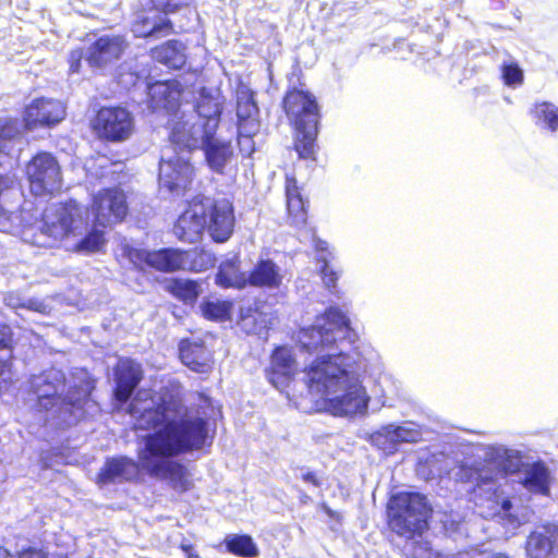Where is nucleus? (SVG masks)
<instances>
[{"mask_svg":"<svg viewBox=\"0 0 558 558\" xmlns=\"http://www.w3.org/2000/svg\"><path fill=\"white\" fill-rule=\"evenodd\" d=\"M143 393L128 404L126 413L133 418V430L148 432L142 437L137 460L117 456L105 461L97 474L99 484L140 483L143 473L167 482L179 494L194 487L189 468L175 460L181 454L201 450L208 439V420L191 416L185 407L172 397H163L144 405Z\"/></svg>","mask_w":558,"mask_h":558,"instance_id":"1","label":"nucleus"},{"mask_svg":"<svg viewBox=\"0 0 558 558\" xmlns=\"http://www.w3.org/2000/svg\"><path fill=\"white\" fill-rule=\"evenodd\" d=\"M350 367V355L338 352L317 356L303 369L307 389L324 397L333 415H352L367 408L365 389Z\"/></svg>","mask_w":558,"mask_h":558,"instance_id":"2","label":"nucleus"},{"mask_svg":"<svg viewBox=\"0 0 558 558\" xmlns=\"http://www.w3.org/2000/svg\"><path fill=\"white\" fill-rule=\"evenodd\" d=\"M281 106L293 131V149L298 157L316 161L322 120L317 98L310 90L290 87L283 95Z\"/></svg>","mask_w":558,"mask_h":558,"instance_id":"3","label":"nucleus"},{"mask_svg":"<svg viewBox=\"0 0 558 558\" xmlns=\"http://www.w3.org/2000/svg\"><path fill=\"white\" fill-rule=\"evenodd\" d=\"M64 383L63 374L47 377L43 384L52 386V391L39 393L35 404L38 412L54 411L58 427L62 429L74 426L85 418L86 408L93 401L92 393L95 389V380L92 377H84L71 385L64 395H60L59 384L64 386Z\"/></svg>","mask_w":558,"mask_h":558,"instance_id":"4","label":"nucleus"},{"mask_svg":"<svg viewBox=\"0 0 558 558\" xmlns=\"http://www.w3.org/2000/svg\"><path fill=\"white\" fill-rule=\"evenodd\" d=\"M387 523L397 535L413 539L428 530L433 509L420 493L400 492L387 505Z\"/></svg>","mask_w":558,"mask_h":558,"instance_id":"5","label":"nucleus"},{"mask_svg":"<svg viewBox=\"0 0 558 558\" xmlns=\"http://www.w3.org/2000/svg\"><path fill=\"white\" fill-rule=\"evenodd\" d=\"M350 329L348 315L338 306H329L316 315L311 326L296 331V343L302 351L310 354L319 353L332 348Z\"/></svg>","mask_w":558,"mask_h":558,"instance_id":"6","label":"nucleus"},{"mask_svg":"<svg viewBox=\"0 0 558 558\" xmlns=\"http://www.w3.org/2000/svg\"><path fill=\"white\" fill-rule=\"evenodd\" d=\"M81 216V206L75 199H68L46 207L32 235L37 247H56L75 234V221Z\"/></svg>","mask_w":558,"mask_h":558,"instance_id":"7","label":"nucleus"},{"mask_svg":"<svg viewBox=\"0 0 558 558\" xmlns=\"http://www.w3.org/2000/svg\"><path fill=\"white\" fill-rule=\"evenodd\" d=\"M86 211L95 228H113L130 214L128 193L120 185L101 187L90 195Z\"/></svg>","mask_w":558,"mask_h":558,"instance_id":"8","label":"nucleus"},{"mask_svg":"<svg viewBox=\"0 0 558 558\" xmlns=\"http://www.w3.org/2000/svg\"><path fill=\"white\" fill-rule=\"evenodd\" d=\"M25 179L34 196H53L62 190V169L48 151H38L25 163Z\"/></svg>","mask_w":558,"mask_h":558,"instance_id":"9","label":"nucleus"},{"mask_svg":"<svg viewBox=\"0 0 558 558\" xmlns=\"http://www.w3.org/2000/svg\"><path fill=\"white\" fill-rule=\"evenodd\" d=\"M90 128L99 138L120 143L132 135L134 120L131 112L121 106H102L92 119Z\"/></svg>","mask_w":558,"mask_h":558,"instance_id":"10","label":"nucleus"},{"mask_svg":"<svg viewBox=\"0 0 558 558\" xmlns=\"http://www.w3.org/2000/svg\"><path fill=\"white\" fill-rule=\"evenodd\" d=\"M196 197L202 203L206 222V230L216 243L227 242L234 232V206L228 197L210 198L202 194Z\"/></svg>","mask_w":558,"mask_h":558,"instance_id":"11","label":"nucleus"},{"mask_svg":"<svg viewBox=\"0 0 558 558\" xmlns=\"http://www.w3.org/2000/svg\"><path fill=\"white\" fill-rule=\"evenodd\" d=\"M114 379H116V386L113 388L114 400L121 405L125 404L129 401L131 403L132 400L136 397V396H134L132 398V396L143 379L142 367L140 364L133 362L132 360L121 361L120 363H118V365L114 368ZM140 392L143 393V398H145V401L142 402V404H144V405H150L153 402H155L163 397H172L173 399H175L182 403V401L179 398H177L170 393L160 395L157 398H155L154 393H151L150 391H146V390H140L135 395H137Z\"/></svg>","mask_w":558,"mask_h":558,"instance_id":"12","label":"nucleus"},{"mask_svg":"<svg viewBox=\"0 0 558 558\" xmlns=\"http://www.w3.org/2000/svg\"><path fill=\"white\" fill-rule=\"evenodd\" d=\"M186 86L178 78L157 80L147 85V105L154 112L177 116L185 102Z\"/></svg>","mask_w":558,"mask_h":558,"instance_id":"13","label":"nucleus"},{"mask_svg":"<svg viewBox=\"0 0 558 558\" xmlns=\"http://www.w3.org/2000/svg\"><path fill=\"white\" fill-rule=\"evenodd\" d=\"M194 179L195 168L189 160L179 157L160 160L158 181L170 193L184 195L192 189Z\"/></svg>","mask_w":558,"mask_h":558,"instance_id":"14","label":"nucleus"},{"mask_svg":"<svg viewBox=\"0 0 558 558\" xmlns=\"http://www.w3.org/2000/svg\"><path fill=\"white\" fill-rule=\"evenodd\" d=\"M22 118L27 130L52 128L65 118V107L57 99L38 97L24 108Z\"/></svg>","mask_w":558,"mask_h":558,"instance_id":"15","label":"nucleus"},{"mask_svg":"<svg viewBox=\"0 0 558 558\" xmlns=\"http://www.w3.org/2000/svg\"><path fill=\"white\" fill-rule=\"evenodd\" d=\"M205 230L204 208L198 197L194 195L187 201L185 209L177 218L172 232L180 242L194 244L202 240Z\"/></svg>","mask_w":558,"mask_h":558,"instance_id":"16","label":"nucleus"},{"mask_svg":"<svg viewBox=\"0 0 558 558\" xmlns=\"http://www.w3.org/2000/svg\"><path fill=\"white\" fill-rule=\"evenodd\" d=\"M179 359L190 371L209 374L214 369V350L201 338H183L178 344Z\"/></svg>","mask_w":558,"mask_h":558,"instance_id":"17","label":"nucleus"},{"mask_svg":"<svg viewBox=\"0 0 558 558\" xmlns=\"http://www.w3.org/2000/svg\"><path fill=\"white\" fill-rule=\"evenodd\" d=\"M129 48L123 35H104L98 37L88 48L86 61L90 68H104L118 61Z\"/></svg>","mask_w":558,"mask_h":558,"instance_id":"18","label":"nucleus"},{"mask_svg":"<svg viewBox=\"0 0 558 558\" xmlns=\"http://www.w3.org/2000/svg\"><path fill=\"white\" fill-rule=\"evenodd\" d=\"M284 197L287 219L295 228H302L308 221L310 201L303 194V186L299 184L294 173L284 174Z\"/></svg>","mask_w":558,"mask_h":558,"instance_id":"19","label":"nucleus"},{"mask_svg":"<svg viewBox=\"0 0 558 558\" xmlns=\"http://www.w3.org/2000/svg\"><path fill=\"white\" fill-rule=\"evenodd\" d=\"M169 141L180 150L193 151L201 147L204 136L203 126L190 122L183 114L173 116L168 122Z\"/></svg>","mask_w":558,"mask_h":558,"instance_id":"20","label":"nucleus"},{"mask_svg":"<svg viewBox=\"0 0 558 558\" xmlns=\"http://www.w3.org/2000/svg\"><path fill=\"white\" fill-rule=\"evenodd\" d=\"M527 558H554L558 551V524L547 522L532 531L525 542Z\"/></svg>","mask_w":558,"mask_h":558,"instance_id":"21","label":"nucleus"},{"mask_svg":"<svg viewBox=\"0 0 558 558\" xmlns=\"http://www.w3.org/2000/svg\"><path fill=\"white\" fill-rule=\"evenodd\" d=\"M295 374V359L283 345L276 347L270 355V364L266 369L268 380L275 386L289 381Z\"/></svg>","mask_w":558,"mask_h":558,"instance_id":"22","label":"nucleus"},{"mask_svg":"<svg viewBox=\"0 0 558 558\" xmlns=\"http://www.w3.org/2000/svg\"><path fill=\"white\" fill-rule=\"evenodd\" d=\"M131 29L135 37L145 39H159L175 34L174 25L169 17L165 16L156 20L154 16H149L147 12H140L136 15Z\"/></svg>","mask_w":558,"mask_h":558,"instance_id":"23","label":"nucleus"},{"mask_svg":"<svg viewBox=\"0 0 558 558\" xmlns=\"http://www.w3.org/2000/svg\"><path fill=\"white\" fill-rule=\"evenodd\" d=\"M195 110L198 117L203 119V132H206V137L209 138L210 135H215L223 110L219 97L202 92L195 105Z\"/></svg>","mask_w":558,"mask_h":558,"instance_id":"24","label":"nucleus"},{"mask_svg":"<svg viewBox=\"0 0 558 558\" xmlns=\"http://www.w3.org/2000/svg\"><path fill=\"white\" fill-rule=\"evenodd\" d=\"M551 481V473L546 463L537 460L527 466L520 484L532 494L547 497L550 495Z\"/></svg>","mask_w":558,"mask_h":558,"instance_id":"25","label":"nucleus"},{"mask_svg":"<svg viewBox=\"0 0 558 558\" xmlns=\"http://www.w3.org/2000/svg\"><path fill=\"white\" fill-rule=\"evenodd\" d=\"M236 117L239 128L255 132L259 128V109L255 101V93L250 88L240 90L236 98Z\"/></svg>","mask_w":558,"mask_h":558,"instance_id":"26","label":"nucleus"},{"mask_svg":"<svg viewBox=\"0 0 558 558\" xmlns=\"http://www.w3.org/2000/svg\"><path fill=\"white\" fill-rule=\"evenodd\" d=\"M246 286L277 289L282 282L279 267L271 259H259L246 276Z\"/></svg>","mask_w":558,"mask_h":558,"instance_id":"27","label":"nucleus"},{"mask_svg":"<svg viewBox=\"0 0 558 558\" xmlns=\"http://www.w3.org/2000/svg\"><path fill=\"white\" fill-rule=\"evenodd\" d=\"M149 56L155 62L172 70L182 69L186 61L184 47L182 43L177 39H169L153 47L149 51Z\"/></svg>","mask_w":558,"mask_h":558,"instance_id":"28","label":"nucleus"},{"mask_svg":"<svg viewBox=\"0 0 558 558\" xmlns=\"http://www.w3.org/2000/svg\"><path fill=\"white\" fill-rule=\"evenodd\" d=\"M187 250L165 247L153 251L150 269L160 272H175L184 270Z\"/></svg>","mask_w":558,"mask_h":558,"instance_id":"29","label":"nucleus"},{"mask_svg":"<svg viewBox=\"0 0 558 558\" xmlns=\"http://www.w3.org/2000/svg\"><path fill=\"white\" fill-rule=\"evenodd\" d=\"M204 141L201 145L205 151L206 160L211 169L221 172L228 159L232 155L231 145L229 142H217L214 140L215 135L206 137V132H203Z\"/></svg>","mask_w":558,"mask_h":558,"instance_id":"30","label":"nucleus"},{"mask_svg":"<svg viewBox=\"0 0 558 558\" xmlns=\"http://www.w3.org/2000/svg\"><path fill=\"white\" fill-rule=\"evenodd\" d=\"M246 275L239 270V263L235 260H226L220 266L215 277L218 287L228 289H243L246 287Z\"/></svg>","mask_w":558,"mask_h":558,"instance_id":"31","label":"nucleus"},{"mask_svg":"<svg viewBox=\"0 0 558 558\" xmlns=\"http://www.w3.org/2000/svg\"><path fill=\"white\" fill-rule=\"evenodd\" d=\"M166 289L172 296L189 305L194 304L201 293L199 283L192 279L172 278Z\"/></svg>","mask_w":558,"mask_h":558,"instance_id":"32","label":"nucleus"},{"mask_svg":"<svg viewBox=\"0 0 558 558\" xmlns=\"http://www.w3.org/2000/svg\"><path fill=\"white\" fill-rule=\"evenodd\" d=\"M226 550L241 558H256L259 555L258 547L248 534H229L225 537Z\"/></svg>","mask_w":558,"mask_h":558,"instance_id":"33","label":"nucleus"},{"mask_svg":"<svg viewBox=\"0 0 558 558\" xmlns=\"http://www.w3.org/2000/svg\"><path fill=\"white\" fill-rule=\"evenodd\" d=\"M460 476L463 482L474 483L473 492L484 485L493 484L496 481L493 470L482 462L462 465L460 469Z\"/></svg>","mask_w":558,"mask_h":558,"instance_id":"34","label":"nucleus"},{"mask_svg":"<svg viewBox=\"0 0 558 558\" xmlns=\"http://www.w3.org/2000/svg\"><path fill=\"white\" fill-rule=\"evenodd\" d=\"M238 323L246 333H258L265 327L266 316L257 304H248L240 308Z\"/></svg>","mask_w":558,"mask_h":558,"instance_id":"35","label":"nucleus"},{"mask_svg":"<svg viewBox=\"0 0 558 558\" xmlns=\"http://www.w3.org/2000/svg\"><path fill=\"white\" fill-rule=\"evenodd\" d=\"M202 316L210 322H227L231 319L233 302L231 300H204L201 303Z\"/></svg>","mask_w":558,"mask_h":558,"instance_id":"36","label":"nucleus"},{"mask_svg":"<svg viewBox=\"0 0 558 558\" xmlns=\"http://www.w3.org/2000/svg\"><path fill=\"white\" fill-rule=\"evenodd\" d=\"M535 124L556 132L558 130V107L549 101L535 102L530 111Z\"/></svg>","mask_w":558,"mask_h":558,"instance_id":"37","label":"nucleus"},{"mask_svg":"<svg viewBox=\"0 0 558 558\" xmlns=\"http://www.w3.org/2000/svg\"><path fill=\"white\" fill-rule=\"evenodd\" d=\"M371 444L387 456L398 451L399 442L392 429V424L383 426L371 434Z\"/></svg>","mask_w":558,"mask_h":558,"instance_id":"38","label":"nucleus"},{"mask_svg":"<svg viewBox=\"0 0 558 558\" xmlns=\"http://www.w3.org/2000/svg\"><path fill=\"white\" fill-rule=\"evenodd\" d=\"M184 270L191 272H203L214 268L216 257L204 248L187 250Z\"/></svg>","mask_w":558,"mask_h":558,"instance_id":"39","label":"nucleus"},{"mask_svg":"<svg viewBox=\"0 0 558 558\" xmlns=\"http://www.w3.org/2000/svg\"><path fill=\"white\" fill-rule=\"evenodd\" d=\"M500 487L496 486L489 490V495L485 497L487 501H490L494 506H498L496 513L508 524H520V517L513 512V504L509 497L499 500Z\"/></svg>","mask_w":558,"mask_h":558,"instance_id":"40","label":"nucleus"},{"mask_svg":"<svg viewBox=\"0 0 558 558\" xmlns=\"http://www.w3.org/2000/svg\"><path fill=\"white\" fill-rule=\"evenodd\" d=\"M15 347L14 331L10 325L0 323V352L7 351L8 357L0 362V374L9 372L12 365L13 351Z\"/></svg>","mask_w":558,"mask_h":558,"instance_id":"41","label":"nucleus"},{"mask_svg":"<svg viewBox=\"0 0 558 558\" xmlns=\"http://www.w3.org/2000/svg\"><path fill=\"white\" fill-rule=\"evenodd\" d=\"M106 244L105 233L93 226L85 236L77 243V248L88 253L100 251Z\"/></svg>","mask_w":558,"mask_h":558,"instance_id":"42","label":"nucleus"},{"mask_svg":"<svg viewBox=\"0 0 558 558\" xmlns=\"http://www.w3.org/2000/svg\"><path fill=\"white\" fill-rule=\"evenodd\" d=\"M123 255L137 270H145L150 268V260L153 259V251L136 248L132 246L124 247Z\"/></svg>","mask_w":558,"mask_h":558,"instance_id":"43","label":"nucleus"},{"mask_svg":"<svg viewBox=\"0 0 558 558\" xmlns=\"http://www.w3.org/2000/svg\"><path fill=\"white\" fill-rule=\"evenodd\" d=\"M405 558H434V551L429 542L414 541L409 549L403 553Z\"/></svg>","mask_w":558,"mask_h":558,"instance_id":"44","label":"nucleus"},{"mask_svg":"<svg viewBox=\"0 0 558 558\" xmlns=\"http://www.w3.org/2000/svg\"><path fill=\"white\" fill-rule=\"evenodd\" d=\"M502 80L506 85L512 86L522 84L524 80L523 71L517 63L504 64L501 68Z\"/></svg>","mask_w":558,"mask_h":558,"instance_id":"45","label":"nucleus"},{"mask_svg":"<svg viewBox=\"0 0 558 558\" xmlns=\"http://www.w3.org/2000/svg\"><path fill=\"white\" fill-rule=\"evenodd\" d=\"M154 9L165 15L172 14L189 4L187 0H150Z\"/></svg>","mask_w":558,"mask_h":558,"instance_id":"46","label":"nucleus"},{"mask_svg":"<svg viewBox=\"0 0 558 558\" xmlns=\"http://www.w3.org/2000/svg\"><path fill=\"white\" fill-rule=\"evenodd\" d=\"M393 433L397 437L399 445L404 442H415L418 439V432L413 428L397 426L392 424Z\"/></svg>","mask_w":558,"mask_h":558,"instance_id":"47","label":"nucleus"},{"mask_svg":"<svg viewBox=\"0 0 558 558\" xmlns=\"http://www.w3.org/2000/svg\"><path fill=\"white\" fill-rule=\"evenodd\" d=\"M301 470L302 473L300 475V478L304 483L315 488L323 487L325 478L322 472L304 468H302Z\"/></svg>","mask_w":558,"mask_h":558,"instance_id":"48","label":"nucleus"},{"mask_svg":"<svg viewBox=\"0 0 558 558\" xmlns=\"http://www.w3.org/2000/svg\"><path fill=\"white\" fill-rule=\"evenodd\" d=\"M83 59H86L83 48H76L69 52L68 63L70 73H78L81 71Z\"/></svg>","mask_w":558,"mask_h":558,"instance_id":"49","label":"nucleus"},{"mask_svg":"<svg viewBox=\"0 0 558 558\" xmlns=\"http://www.w3.org/2000/svg\"><path fill=\"white\" fill-rule=\"evenodd\" d=\"M320 272H322L323 279L325 281V284L328 288H333L336 286V283H337V280H338L337 272L333 271L332 269H330L326 262L323 265V267L320 269Z\"/></svg>","mask_w":558,"mask_h":558,"instance_id":"50","label":"nucleus"},{"mask_svg":"<svg viewBox=\"0 0 558 558\" xmlns=\"http://www.w3.org/2000/svg\"><path fill=\"white\" fill-rule=\"evenodd\" d=\"M318 508L328 515V518L337 525H341L343 515L341 512L332 510L325 501L319 502Z\"/></svg>","mask_w":558,"mask_h":558,"instance_id":"51","label":"nucleus"},{"mask_svg":"<svg viewBox=\"0 0 558 558\" xmlns=\"http://www.w3.org/2000/svg\"><path fill=\"white\" fill-rule=\"evenodd\" d=\"M17 558H47V555L39 548L27 547L19 553Z\"/></svg>","mask_w":558,"mask_h":558,"instance_id":"52","label":"nucleus"},{"mask_svg":"<svg viewBox=\"0 0 558 558\" xmlns=\"http://www.w3.org/2000/svg\"><path fill=\"white\" fill-rule=\"evenodd\" d=\"M180 548L185 553L186 558H201L192 544H181Z\"/></svg>","mask_w":558,"mask_h":558,"instance_id":"53","label":"nucleus"},{"mask_svg":"<svg viewBox=\"0 0 558 558\" xmlns=\"http://www.w3.org/2000/svg\"><path fill=\"white\" fill-rule=\"evenodd\" d=\"M314 247L318 252H326L328 251V243L324 240L318 239L315 241Z\"/></svg>","mask_w":558,"mask_h":558,"instance_id":"54","label":"nucleus"},{"mask_svg":"<svg viewBox=\"0 0 558 558\" xmlns=\"http://www.w3.org/2000/svg\"><path fill=\"white\" fill-rule=\"evenodd\" d=\"M299 499H300V502L303 504V505H305V504L311 501V497L307 494H305V493H302L300 495Z\"/></svg>","mask_w":558,"mask_h":558,"instance_id":"55","label":"nucleus"},{"mask_svg":"<svg viewBox=\"0 0 558 558\" xmlns=\"http://www.w3.org/2000/svg\"><path fill=\"white\" fill-rule=\"evenodd\" d=\"M486 558H510V557L502 553H496V554L488 555Z\"/></svg>","mask_w":558,"mask_h":558,"instance_id":"56","label":"nucleus"},{"mask_svg":"<svg viewBox=\"0 0 558 558\" xmlns=\"http://www.w3.org/2000/svg\"><path fill=\"white\" fill-rule=\"evenodd\" d=\"M10 557H11V555H10L9 550L0 547V558H10Z\"/></svg>","mask_w":558,"mask_h":558,"instance_id":"57","label":"nucleus"},{"mask_svg":"<svg viewBox=\"0 0 558 558\" xmlns=\"http://www.w3.org/2000/svg\"><path fill=\"white\" fill-rule=\"evenodd\" d=\"M426 464H427V461H425V462L421 463V470H420V472H423V469L426 466Z\"/></svg>","mask_w":558,"mask_h":558,"instance_id":"58","label":"nucleus"}]
</instances>
